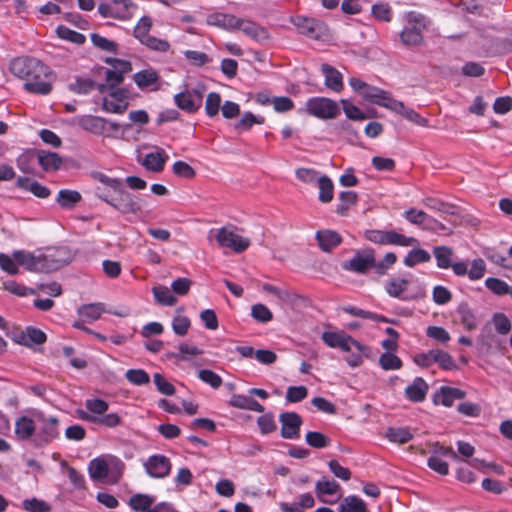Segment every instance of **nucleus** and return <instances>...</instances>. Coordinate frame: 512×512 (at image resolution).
Segmentation results:
<instances>
[{
  "label": "nucleus",
  "mask_w": 512,
  "mask_h": 512,
  "mask_svg": "<svg viewBox=\"0 0 512 512\" xmlns=\"http://www.w3.org/2000/svg\"><path fill=\"white\" fill-rule=\"evenodd\" d=\"M13 257L27 271L50 273L70 264L75 253L67 246H54L35 251L15 250Z\"/></svg>",
  "instance_id": "obj_1"
},
{
  "label": "nucleus",
  "mask_w": 512,
  "mask_h": 512,
  "mask_svg": "<svg viewBox=\"0 0 512 512\" xmlns=\"http://www.w3.org/2000/svg\"><path fill=\"white\" fill-rule=\"evenodd\" d=\"M10 71L24 80V89L29 93L47 95L52 90L49 67L37 58L28 56L14 58L10 62Z\"/></svg>",
  "instance_id": "obj_2"
},
{
  "label": "nucleus",
  "mask_w": 512,
  "mask_h": 512,
  "mask_svg": "<svg viewBox=\"0 0 512 512\" xmlns=\"http://www.w3.org/2000/svg\"><path fill=\"white\" fill-rule=\"evenodd\" d=\"M427 23L425 17L415 11L405 15V25L400 33L401 42L406 46H418L423 42V31Z\"/></svg>",
  "instance_id": "obj_3"
},
{
  "label": "nucleus",
  "mask_w": 512,
  "mask_h": 512,
  "mask_svg": "<svg viewBox=\"0 0 512 512\" xmlns=\"http://www.w3.org/2000/svg\"><path fill=\"white\" fill-rule=\"evenodd\" d=\"M124 464L116 457H97L88 465L89 476L92 480L100 481L112 475L117 481L122 473Z\"/></svg>",
  "instance_id": "obj_4"
},
{
  "label": "nucleus",
  "mask_w": 512,
  "mask_h": 512,
  "mask_svg": "<svg viewBox=\"0 0 512 512\" xmlns=\"http://www.w3.org/2000/svg\"><path fill=\"white\" fill-rule=\"evenodd\" d=\"M75 122L87 132L106 137H111L113 133L120 130V124L99 116L82 115L78 116Z\"/></svg>",
  "instance_id": "obj_5"
},
{
  "label": "nucleus",
  "mask_w": 512,
  "mask_h": 512,
  "mask_svg": "<svg viewBox=\"0 0 512 512\" xmlns=\"http://www.w3.org/2000/svg\"><path fill=\"white\" fill-rule=\"evenodd\" d=\"M322 341L330 348H338L344 352H349L354 347L362 355L369 353V348L353 339L344 331H325L321 335Z\"/></svg>",
  "instance_id": "obj_6"
},
{
  "label": "nucleus",
  "mask_w": 512,
  "mask_h": 512,
  "mask_svg": "<svg viewBox=\"0 0 512 512\" xmlns=\"http://www.w3.org/2000/svg\"><path fill=\"white\" fill-rule=\"evenodd\" d=\"M365 237L367 240L381 245H398L407 247L419 244L416 238L407 237L394 230L368 229L365 231Z\"/></svg>",
  "instance_id": "obj_7"
},
{
  "label": "nucleus",
  "mask_w": 512,
  "mask_h": 512,
  "mask_svg": "<svg viewBox=\"0 0 512 512\" xmlns=\"http://www.w3.org/2000/svg\"><path fill=\"white\" fill-rule=\"evenodd\" d=\"M424 203L427 207L433 210L454 217L446 219L447 221L452 222L453 224H456L458 221L460 222V224H475L474 217L471 214H469L463 207L450 203H445L433 197L426 198L424 200Z\"/></svg>",
  "instance_id": "obj_8"
},
{
  "label": "nucleus",
  "mask_w": 512,
  "mask_h": 512,
  "mask_svg": "<svg viewBox=\"0 0 512 512\" xmlns=\"http://www.w3.org/2000/svg\"><path fill=\"white\" fill-rule=\"evenodd\" d=\"M306 112L316 118L334 119L340 114L338 103L326 97H311L305 104Z\"/></svg>",
  "instance_id": "obj_9"
},
{
  "label": "nucleus",
  "mask_w": 512,
  "mask_h": 512,
  "mask_svg": "<svg viewBox=\"0 0 512 512\" xmlns=\"http://www.w3.org/2000/svg\"><path fill=\"white\" fill-rule=\"evenodd\" d=\"M208 237L209 239L215 237L221 247L230 248L237 253L246 250L250 244L249 239L234 233L225 226L218 230L211 229Z\"/></svg>",
  "instance_id": "obj_10"
},
{
  "label": "nucleus",
  "mask_w": 512,
  "mask_h": 512,
  "mask_svg": "<svg viewBox=\"0 0 512 512\" xmlns=\"http://www.w3.org/2000/svg\"><path fill=\"white\" fill-rule=\"evenodd\" d=\"M111 206L127 216H136L141 212L140 199L136 195L126 191L125 187L115 193V199Z\"/></svg>",
  "instance_id": "obj_11"
},
{
  "label": "nucleus",
  "mask_w": 512,
  "mask_h": 512,
  "mask_svg": "<svg viewBox=\"0 0 512 512\" xmlns=\"http://www.w3.org/2000/svg\"><path fill=\"white\" fill-rule=\"evenodd\" d=\"M146 473L155 479H163L167 477L172 469L170 459L162 454H154L149 456L143 463Z\"/></svg>",
  "instance_id": "obj_12"
},
{
  "label": "nucleus",
  "mask_w": 512,
  "mask_h": 512,
  "mask_svg": "<svg viewBox=\"0 0 512 512\" xmlns=\"http://www.w3.org/2000/svg\"><path fill=\"white\" fill-rule=\"evenodd\" d=\"M106 63L112 66V69L105 70V80L110 86V89H114L124 80V75L132 70V65L129 61L107 58Z\"/></svg>",
  "instance_id": "obj_13"
},
{
  "label": "nucleus",
  "mask_w": 512,
  "mask_h": 512,
  "mask_svg": "<svg viewBox=\"0 0 512 512\" xmlns=\"http://www.w3.org/2000/svg\"><path fill=\"white\" fill-rule=\"evenodd\" d=\"M375 265V257L372 251H358L348 261L343 262L342 268L359 274L366 273Z\"/></svg>",
  "instance_id": "obj_14"
},
{
  "label": "nucleus",
  "mask_w": 512,
  "mask_h": 512,
  "mask_svg": "<svg viewBox=\"0 0 512 512\" xmlns=\"http://www.w3.org/2000/svg\"><path fill=\"white\" fill-rule=\"evenodd\" d=\"M281 436L284 439H298L302 419L296 412H284L280 414Z\"/></svg>",
  "instance_id": "obj_15"
},
{
  "label": "nucleus",
  "mask_w": 512,
  "mask_h": 512,
  "mask_svg": "<svg viewBox=\"0 0 512 512\" xmlns=\"http://www.w3.org/2000/svg\"><path fill=\"white\" fill-rule=\"evenodd\" d=\"M40 419L42 425L37 433L36 441L37 445H46L59 437V420L53 416L46 418L42 414Z\"/></svg>",
  "instance_id": "obj_16"
},
{
  "label": "nucleus",
  "mask_w": 512,
  "mask_h": 512,
  "mask_svg": "<svg viewBox=\"0 0 512 512\" xmlns=\"http://www.w3.org/2000/svg\"><path fill=\"white\" fill-rule=\"evenodd\" d=\"M291 22L298 28L299 32L311 39H319L324 29V24L313 18L296 16Z\"/></svg>",
  "instance_id": "obj_17"
},
{
  "label": "nucleus",
  "mask_w": 512,
  "mask_h": 512,
  "mask_svg": "<svg viewBox=\"0 0 512 512\" xmlns=\"http://www.w3.org/2000/svg\"><path fill=\"white\" fill-rule=\"evenodd\" d=\"M168 160L167 152L163 148L155 147V150L147 153L140 163L147 171L160 173Z\"/></svg>",
  "instance_id": "obj_18"
},
{
  "label": "nucleus",
  "mask_w": 512,
  "mask_h": 512,
  "mask_svg": "<svg viewBox=\"0 0 512 512\" xmlns=\"http://www.w3.org/2000/svg\"><path fill=\"white\" fill-rule=\"evenodd\" d=\"M236 30H241L246 36L257 42H263L269 38L268 32L264 27L244 18L237 17Z\"/></svg>",
  "instance_id": "obj_19"
},
{
  "label": "nucleus",
  "mask_w": 512,
  "mask_h": 512,
  "mask_svg": "<svg viewBox=\"0 0 512 512\" xmlns=\"http://www.w3.org/2000/svg\"><path fill=\"white\" fill-rule=\"evenodd\" d=\"M367 102L387 108L393 101L392 95L381 88L367 84L361 95Z\"/></svg>",
  "instance_id": "obj_20"
},
{
  "label": "nucleus",
  "mask_w": 512,
  "mask_h": 512,
  "mask_svg": "<svg viewBox=\"0 0 512 512\" xmlns=\"http://www.w3.org/2000/svg\"><path fill=\"white\" fill-rule=\"evenodd\" d=\"M465 396L466 393L459 388L443 386L434 394L433 401L435 404L451 407L456 400L463 399Z\"/></svg>",
  "instance_id": "obj_21"
},
{
  "label": "nucleus",
  "mask_w": 512,
  "mask_h": 512,
  "mask_svg": "<svg viewBox=\"0 0 512 512\" xmlns=\"http://www.w3.org/2000/svg\"><path fill=\"white\" fill-rule=\"evenodd\" d=\"M316 240L322 251L331 252L341 244L342 237L334 230L321 229L316 232Z\"/></svg>",
  "instance_id": "obj_22"
},
{
  "label": "nucleus",
  "mask_w": 512,
  "mask_h": 512,
  "mask_svg": "<svg viewBox=\"0 0 512 512\" xmlns=\"http://www.w3.org/2000/svg\"><path fill=\"white\" fill-rule=\"evenodd\" d=\"M388 109L419 126H426L428 124L427 119L421 117L414 109L405 106L403 102L396 99H393Z\"/></svg>",
  "instance_id": "obj_23"
},
{
  "label": "nucleus",
  "mask_w": 512,
  "mask_h": 512,
  "mask_svg": "<svg viewBox=\"0 0 512 512\" xmlns=\"http://www.w3.org/2000/svg\"><path fill=\"white\" fill-rule=\"evenodd\" d=\"M206 23L227 31H235L237 17L232 14L214 12L207 15Z\"/></svg>",
  "instance_id": "obj_24"
},
{
  "label": "nucleus",
  "mask_w": 512,
  "mask_h": 512,
  "mask_svg": "<svg viewBox=\"0 0 512 512\" xmlns=\"http://www.w3.org/2000/svg\"><path fill=\"white\" fill-rule=\"evenodd\" d=\"M428 384L421 377H416L413 382L405 388V396L412 402H422L428 392Z\"/></svg>",
  "instance_id": "obj_25"
},
{
  "label": "nucleus",
  "mask_w": 512,
  "mask_h": 512,
  "mask_svg": "<svg viewBox=\"0 0 512 512\" xmlns=\"http://www.w3.org/2000/svg\"><path fill=\"white\" fill-rule=\"evenodd\" d=\"M321 71L325 76V86L334 92L343 90L342 74L329 64H322Z\"/></svg>",
  "instance_id": "obj_26"
},
{
  "label": "nucleus",
  "mask_w": 512,
  "mask_h": 512,
  "mask_svg": "<svg viewBox=\"0 0 512 512\" xmlns=\"http://www.w3.org/2000/svg\"><path fill=\"white\" fill-rule=\"evenodd\" d=\"M340 485L335 480L323 478L316 482L315 492L319 500L323 503H333L332 500L325 499V496H333L340 490Z\"/></svg>",
  "instance_id": "obj_27"
},
{
  "label": "nucleus",
  "mask_w": 512,
  "mask_h": 512,
  "mask_svg": "<svg viewBox=\"0 0 512 512\" xmlns=\"http://www.w3.org/2000/svg\"><path fill=\"white\" fill-rule=\"evenodd\" d=\"M62 163L63 160L59 154L46 150H38V164L45 172L59 170Z\"/></svg>",
  "instance_id": "obj_28"
},
{
  "label": "nucleus",
  "mask_w": 512,
  "mask_h": 512,
  "mask_svg": "<svg viewBox=\"0 0 512 512\" xmlns=\"http://www.w3.org/2000/svg\"><path fill=\"white\" fill-rule=\"evenodd\" d=\"M315 500L310 493H304L299 496V500L292 503L281 502L279 504L282 512H304L306 509L312 508Z\"/></svg>",
  "instance_id": "obj_29"
},
{
  "label": "nucleus",
  "mask_w": 512,
  "mask_h": 512,
  "mask_svg": "<svg viewBox=\"0 0 512 512\" xmlns=\"http://www.w3.org/2000/svg\"><path fill=\"white\" fill-rule=\"evenodd\" d=\"M17 187L31 192L38 198H47L50 195V190L48 187L42 185L36 180H32L28 177H19L17 179Z\"/></svg>",
  "instance_id": "obj_30"
},
{
  "label": "nucleus",
  "mask_w": 512,
  "mask_h": 512,
  "mask_svg": "<svg viewBox=\"0 0 512 512\" xmlns=\"http://www.w3.org/2000/svg\"><path fill=\"white\" fill-rule=\"evenodd\" d=\"M38 163V151L27 150L21 153L17 159V167L25 174H35Z\"/></svg>",
  "instance_id": "obj_31"
},
{
  "label": "nucleus",
  "mask_w": 512,
  "mask_h": 512,
  "mask_svg": "<svg viewBox=\"0 0 512 512\" xmlns=\"http://www.w3.org/2000/svg\"><path fill=\"white\" fill-rule=\"evenodd\" d=\"M36 431V425L33 419L27 416H21L15 421V435L20 440L30 439Z\"/></svg>",
  "instance_id": "obj_32"
},
{
  "label": "nucleus",
  "mask_w": 512,
  "mask_h": 512,
  "mask_svg": "<svg viewBox=\"0 0 512 512\" xmlns=\"http://www.w3.org/2000/svg\"><path fill=\"white\" fill-rule=\"evenodd\" d=\"M409 285V280L393 278L390 279L385 286V290L389 296L402 300H410L411 297L404 295Z\"/></svg>",
  "instance_id": "obj_33"
},
{
  "label": "nucleus",
  "mask_w": 512,
  "mask_h": 512,
  "mask_svg": "<svg viewBox=\"0 0 512 512\" xmlns=\"http://www.w3.org/2000/svg\"><path fill=\"white\" fill-rule=\"evenodd\" d=\"M155 497L149 494L137 493L128 500L129 507L136 512H145L151 509Z\"/></svg>",
  "instance_id": "obj_34"
},
{
  "label": "nucleus",
  "mask_w": 512,
  "mask_h": 512,
  "mask_svg": "<svg viewBox=\"0 0 512 512\" xmlns=\"http://www.w3.org/2000/svg\"><path fill=\"white\" fill-rule=\"evenodd\" d=\"M46 341L45 333L37 328L28 327L19 336V343L26 346L40 345Z\"/></svg>",
  "instance_id": "obj_35"
},
{
  "label": "nucleus",
  "mask_w": 512,
  "mask_h": 512,
  "mask_svg": "<svg viewBox=\"0 0 512 512\" xmlns=\"http://www.w3.org/2000/svg\"><path fill=\"white\" fill-rule=\"evenodd\" d=\"M79 316L89 320H98L106 312L105 304L101 302L81 305L77 310Z\"/></svg>",
  "instance_id": "obj_36"
},
{
  "label": "nucleus",
  "mask_w": 512,
  "mask_h": 512,
  "mask_svg": "<svg viewBox=\"0 0 512 512\" xmlns=\"http://www.w3.org/2000/svg\"><path fill=\"white\" fill-rule=\"evenodd\" d=\"M175 105L190 114L197 112L201 107L195 102L188 90L180 92L174 96Z\"/></svg>",
  "instance_id": "obj_37"
},
{
  "label": "nucleus",
  "mask_w": 512,
  "mask_h": 512,
  "mask_svg": "<svg viewBox=\"0 0 512 512\" xmlns=\"http://www.w3.org/2000/svg\"><path fill=\"white\" fill-rule=\"evenodd\" d=\"M96 87V83L90 79L85 77L77 76L74 82L69 83L68 89L79 95H87L92 92Z\"/></svg>",
  "instance_id": "obj_38"
},
{
  "label": "nucleus",
  "mask_w": 512,
  "mask_h": 512,
  "mask_svg": "<svg viewBox=\"0 0 512 512\" xmlns=\"http://www.w3.org/2000/svg\"><path fill=\"white\" fill-rule=\"evenodd\" d=\"M155 301L164 306H173L177 302V298L171 293L166 286L158 285L152 288Z\"/></svg>",
  "instance_id": "obj_39"
},
{
  "label": "nucleus",
  "mask_w": 512,
  "mask_h": 512,
  "mask_svg": "<svg viewBox=\"0 0 512 512\" xmlns=\"http://www.w3.org/2000/svg\"><path fill=\"white\" fill-rule=\"evenodd\" d=\"M458 314L460 317L461 324L467 330H474L478 325V320L473 310L469 307L468 304L462 303L458 307Z\"/></svg>",
  "instance_id": "obj_40"
},
{
  "label": "nucleus",
  "mask_w": 512,
  "mask_h": 512,
  "mask_svg": "<svg viewBox=\"0 0 512 512\" xmlns=\"http://www.w3.org/2000/svg\"><path fill=\"white\" fill-rule=\"evenodd\" d=\"M433 255L436 259L437 267L448 269L452 266L453 250L447 246H436L433 249Z\"/></svg>",
  "instance_id": "obj_41"
},
{
  "label": "nucleus",
  "mask_w": 512,
  "mask_h": 512,
  "mask_svg": "<svg viewBox=\"0 0 512 512\" xmlns=\"http://www.w3.org/2000/svg\"><path fill=\"white\" fill-rule=\"evenodd\" d=\"M339 512H367V507L361 498L350 495L342 500Z\"/></svg>",
  "instance_id": "obj_42"
},
{
  "label": "nucleus",
  "mask_w": 512,
  "mask_h": 512,
  "mask_svg": "<svg viewBox=\"0 0 512 512\" xmlns=\"http://www.w3.org/2000/svg\"><path fill=\"white\" fill-rule=\"evenodd\" d=\"M81 200V194L75 190L62 189L58 192L56 201L63 208H72Z\"/></svg>",
  "instance_id": "obj_43"
},
{
  "label": "nucleus",
  "mask_w": 512,
  "mask_h": 512,
  "mask_svg": "<svg viewBox=\"0 0 512 512\" xmlns=\"http://www.w3.org/2000/svg\"><path fill=\"white\" fill-rule=\"evenodd\" d=\"M133 80L140 89H144L155 84L158 80V75L152 69H145L135 73Z\"/></svg>",
  "instance_id": "obj_44"
},
{
  "label": "nucleus",
  "mask_w": 512,
  "mask_h": 512,
  "mask_svg": "<svg viewBox=\"0 0 512 512\" xmlns=\"http://www.w3.org/2000/svg\"><path fill=\"white\" fill-rule=\"evenodd\" d=\"M430 259L431 255L429 252L424 249L417 248L410 250L404 258L403 262L407 267H414L420 263H427L430 261Z\"/></svg>",
  "instance_id": "obj_45"
},
{
  "label": "nucleus",
  "mask_w": 512,
  "mask_h": 512,
  "mask_svg": "<svg viewBox=\"0 0 512 512\" xmlns=\"http://www.w3.org/2000/svg\"><path fill=\"white\" fill-rule=\"evenodd\" d=\"M319 188V200L323 203H328L333 199V189L334 185L332 180L326 176H320L318 181Z\"/></svg>",
  "instance_id": "obj_46"
},
{
  "label": "nucleus",
  "mask_w": 512,
  "mask_h": 512,
  "mask_svg": "<svg viewBox=\"0 0 512 512\" xmlns=\"http://www.w3.org/2000/svg\"><path fill=\"white\" fill-rule=\"evenodd\" d=\"M92 177L104 185V187L111 189L114 194L119 192L124 186V181L120 178H112L102 172H93Z\"/></svg>",
  "instance_id": "obj_47"
},
{
  "label": "nucleus",
  "mask_w": 512,
  "mask_h": 512,
  "mask_svg": "<svg viewBox=\"0 0 512 512\" xmlns=\"http://www.w3.org/2000/svg\"><path fill=\"white\" fill-rule=\"evenodd\" d=\"M114 9L125 15V18H116L117 20L127 21L131 19L137 10V5L132 0H111Z\"/></svg>",
  "instance_id": "obj_48"
},
{
  "label": "nucleus",
  "mask_w": 512,
  "mask_h": 512,
  "mask_svg": "<svg viewBox=\"0 0 512 512\" xmlns=\"http://www.w3.org/2000/svg\"><path fill=\"white\" fill-rule=\"evenodd\" d=\"M56 33L58 35L59 38L63 39V40H67V41H70L72 43H75V44H83L85 43L86 41V37L85 35H83L82 33H79L77 31H74L64 25H59L57 28H56Z\"/></svg>",
  "instance_id": "obj_49"
},
{
  "label": "nucleus",
  "mask_w": 512,
  "mask_h": 512,
  "mask_svg": "<svg viewBox=\"0 0 512 512\" xmlns=\"http://www.w3.org/2000/svg\"><path fill=\"white\" fill-rule=\"evenodd\" d=\"M358 195L354 191H342L339 194V204H337L336 212L345 215L350 206L357 202Z\"/></svg>",
  "instance_id": "obj_50"
},
{
  "label": "nucleus",
  "mask_w": 512,
  "mask_h": 512,
  "mask_svg": "<svg viewBox=\"0 0 512 512\" xmlns=\"http://www.w3.org/2000/svg\"><path fill=\"white\" fill-rule=\"evenodd\" d=\"M371 13L379 21L390 22L392 20V9L388 3L378 2L372 5Z\"/></svg>",
  "instance_id": "obj_51"
},
{
  "label": "nucleus",
  "mask_w": 512,
  "mask_h": 512,
  "mask_svg": "<svg viewBox=\"0 0 512 512\" xmlns=\"http://www.w3.org/2000/svg\"><path fill=\"white\" fill-rule=\"evenodd\" d=\"M125 378L136 386L146 385L150 382L149 374L143 369H129L125 373Z\"/></svg>",
  "instance_id": "obj_52"
},
{
  "label": "nucleus",
  "mask_w": 512,
  "mask_h": 512,
  "mask_svg": "<svg viewBox=\"0 0 512 512\" xmlns=\"http://www.w3.org/2000/svg\"><path fill=\"white\" fill-rule=\"evenodd\" d=\"M151 27L152 19L149 16H142L134 27L133 36L141 42L144 38L150 36Z\"/></svg>",
  "instance_id": "obj_53"
},
{
  "label": "nucleus",
  "mask_w": 512,
  "mask_h": 512,
  "mask_svg": "<svg viewBox=\"0 0 512 512\" xmlns=\"http://www.w3.org/2000/svg\"><path fill=\"white\" fill-rule=\"evenodd\" d=\"M182 309L177 310V315L172 320V329L175 334L184 336L190 328V320L187 316L181 314Z\"/></svg>",
  "instance_id": "obj_54"
},
{
  "label": "nucleus",
  "mask_w": 512,
  "mask_h": 512,
  "mask_svg": "<svg viewBox=\"0 0 512 512\" xmlns=\"http://www.w3.org/2000/svg\"><path fill=\"white\" fill-rule=\"evenodd\" d=\"M264 117L254 115L252 112H245L242 118L235 124V129L239 131L249 130L254 124H263Z\"/></svg>",
  "instance_id": "obj_55"
},
{
  "label": "nucleus",
  "mask_w": 512,
  "mask_h": 512,
  "mask_svg": "<svg viewBox=\"0 0 512 512\" xmlns=\"http://www.w3.org/2000/svg\"><path fill=\"white\" fill-rule=\"evenodd\" d=\"M386 436L391 442L399 444L407 443L413 438V435L406 428H389Z\"/></svg>",
  "instance_id": "obj_56"
},
{
  "label": "nucleus",
  "mask_w": 512,
  "mask_h": 512,
  "mask_svg": "<svg viewBox=\"0 0 512 512\" xmlns=\"http://www.w3.org/2000/svg\"><path fill=\"white\" fill-rule=\"evenodd\" d=\"M140 43L145 45L148 49L156 52L164 53L170 49V44L167 40L160 39L152 35L144 38Z\"/></svg>",
  "instance_id": "obj_57"
},
{
  "label": "nucleus",
  "mask_w": 512,
  "mask_h": 512,
  "mask_svg": "<svg viewBox=\"0 0 512 512\" xmlns=\"http://www.w3.org/2000/svg\"><path fill=\"white\" fill-rule=\"evenodd\" d=\"M22 507L28 512H50L51 505L44 500L38 498L25 499Z\"/></svg>",
  "instance_id": "obj_58"
},
{
  "label": "nucleus",
  "mask_w": 512,
  "mask_h": 512,
  "mask_svg": "<svg viewBox=\"0 0 512 512\" xmlns=\"http://www.w3.org/2000/svg\"><path fill=\"white\" fill-rule=\"evenodd\" d=\"M221 107V96L217 92H210L206 97L205 112L208 117L218 115L219 108Z\"/></svg>",
  "instance_id": "obj_59"
},
{
  "label": "nucleus",
  "mask_w": 512,
  "mask_h": 512,
  "mask_svg": "<svg viewBox=\"0 0 512 512\" xmlns=\"http://www.w3.org/2000/svg\"><path fill=\"white\" fill-rule=\"evenodd\" d=\"M485 286L488 290L497 296L506 295L509 291V285L505 281L495 277L487 278L485 280Z\"/></svg>",
  "instance_id": "obj_60"
},
{
  "label": "nucleus",
  "mask_w": 512,
  "mask_h": 512,
  "mask_svg": "<svg viewBox=\"0 0 512 512\" xmlns=\"http://www.w3.org/2000/svg\"><path fill=\"white\" fill-rule=\"evenodd\" d=\"M198 378L213 389H218L223 383L221 376L209 369L200 370Z\"/></svg>",
  "instance_id": "obj_61"
},
{
  "label": "nucleus",
  "mask_w": 512,
  "mask_h": 512,
  "mask_svg": "<svg viewBox=\"0 0 512 512\" xmlns=\"http://www.w3.org/2000/svg\"><path fill=\"white\" fill-rule=\"evenodd\" d=\"M305 440L313 448H324L330 444V439L317 431H309L305 436Z\"/></svg>",
  "instance_id": "obj_62"
},
{
  "label": "nucleus",
  "mask_w": 512,
  "mask_h": 512,
  "mask_svg": "<svg viewBox=\"0 0 512 512\" xmlns=\"http://www.w3.org/2000/svg\"><path fill=\"white\" fill-rule=\"evenodd\" d=\"M91 41L93 45L102 51L115 53L117 51V44L106 37H103L97 33L91 34Z\"/></svg>",
  "instance_id": "obj_63"
},
{
  "label": "nucleus",
  "mask_w": 512,
  "mask_h": 512,
  "mask_svg": "<svg viewBox=\"0 0 512 512\" xmlns=\"http://www.w3.org/2000/svg\"><path fill=\"white\" fill-rule=\"evenodd\" d=\"M379 363L384 370H397L402 366L400 358L391 352L383 353L379 358Z\"/></svg>",
  "instance_id": "obj_64"
}]
</instances>
